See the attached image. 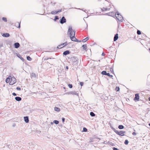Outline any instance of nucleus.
Wrapping results in <instances>:
<instances>
[{
    "mask_svg": "<svg viewBox=\"0 0 150 150\" xmlns=\"http://www.w3.org/2000/svg\"><path fill=\"white\" fill-rule=\"evenodd\" d=\"M98 1H102V2H104L105 4H106V8H100L99 11H100V10H101L102 11H104L107 10H108L110 9V7L111 5V3L110 2V0H108V1H107V0H98Z\"/></svg>",
    "mask_w": 150,
    "mask_h": 150,
    "instance_id": "1",
    "label": "nucleus"
},
{
    "mask_svg": "<svg viewBox=\"0 0 150 150\" xmlns=\"http://www.w3.org/2000/svg\"><path fill=\"white\" fill-rule=\"evenodd\" d=\"M6 82L7 83L9 82L10 85H13L16 82V81L14 77L9 76L8 78L6 79Z\"/></svg>",
    "mask_w": 150,
    "mask_h": 150,
    "instance_id": "2",
    "label": "nucleus"
},
{
    "mask_svg": "<svg viewBox=\"0 0 150 150\" xmlns=\"http://www.w3.org/2000/svg\"><path fill=\"white\" fill-rule=\"evenodd\" d=\"M75 31L72 30L71 27H69L68 31V34H69L70 37H71L72 36H75Z\"/></svg>",
    "mask_w": 150,
    "mask_h": 150,
    "instance_id": "3",
    "label": "nucleus"
},
{
    "mask_svg": "<svg viewBox=\"0 0 150 150\" xmlns=\"http://www.w3.org/2000/svg\"><path fill=\"white\" fill-rule=\"evenodd\" d=\"M115 16L119 21L122 22L123 20V17L118 12H116L115 14Z\"/></svg>",
    "mask_w": 150,
    "mask_h": 150,
    "instance_id": "4",
    "label": "nucleus"
},
{
    "mask_svg": "<svg viewBox=\"0 0 150 150\" xmlns=\"http://www.w3.org/2000/svg\"><path fill=\"white\" fill-rule=\"evenodd\" d=\"M115 132L118 135L121 136H123L125 135V131H117L115 130Z\"/></svg>",
    "mask_w": 150,
    "mask_h": 150,
    "instance_id": "5",
    "label": "nucleus"
},
{
    "mask_svg": "<svg viewBox=\"0 0 150 150\" xmlns=\"http://www.w3.org/2000/svg\"><path fill=\"white\" fill-rule=\"evenodd\" d=\"M68 45L67 43V42L64 43L62 44H60L57 47V48L58 49H61L63 47H64Z\"/></svg>",
    "mask_w": 150,
    "mask_h": 150,
    "instance_id": "6",
    "label": "nucleus"
},
{
    "mask_svg": "<svg viewBox=\"0 0 150 150\" xmlns=\"http://www.w3.org/2000/svg\"><path fill=\"white\" fill-rule=\"evenodd\" d=\"M135 97L134 98V100L135 101H138L139 100V94L137 93L135 95Z\"/></svg>",
    "mask_w": 150,
    "mask_h": 150,
    "instance_id": "7",
    "label": "nucleus"
},
{
    "mask_svg": "<svg viewBox=\"0 0 150 150\" xmlns=\"http://www.w3.org/2000/svg\"><path fill=\"white\" fill-rule=\"evenodd\" d=\"M66 21V20L64 17H63L60 20V23L62 24L64 23H65Z\"/></svg>",
    "mask_w": 150,
    "mask_h": 150,
    "instance_id": "8",
    "label": "nucleus"
},
{
    "mask_svg": "<svg viewBox=\"0 0 150 150\" xmlns=\"http://www.w3.org/2000/svg\"><path fill=\"white\" fill-rule=\"evenodd\" d=\"M71 40L73 41H76L77 39L74 36H71V37H70Z\"/></svg>",
    "mask_w": 150,
    "mask_h": 150,
    "instance_id": "9",
    "label": "nucleus"
},
{
    "mask_svg": "<svg viewBox=\"0 0 150 150\" xmlns=\"http://www.w3.org/2000/svg\"><path fill=\"white\" fill-rule=\"evenodd\" d=\"M118 38V34H116L115 35V36L114 38V41H115L116 40H117Z\"/></svg>",
    "mask_w": 150,
    "mask_h": 150,
    "instance_id": "10",
    "label": "nucleus"
},
{
    "mask_svg": "<svg viewBox=\"0 0 150 150\" xmlns=\"http://www.w3.org/2000/svg\"><path fill=\"white\" fill-rule=\"evenodd\" d=\"M61 11V10L60 11H52L51 12V13L52 14L55 15V14H57V13H58L59 12H60Z\"/></svg>",
    "mask_w": 150,
    "mask_h": 150,
    "instance_id": "11",
    "label": "nucleus"
},
{
    "mask_svg": "<svg viewBox=\"0 0 150 150\" xmlns=\"http://www.w3.org/2000/svg\"><path fill=\"white\" fill-rule=\"evenodd\" d=\"M15 47L16 48H18L20 46V44L16 42L14 44Z\"/></svg>",
    "mask_w": 150,
    "mask_h": 150,
    "instance_id": "12",
    "label": "nucleus"
},
{
    "mask_svg": "<svg viewBox=\"0 0 150 150\" xmlns=\"http://www.w3.org/2000/svg\"><path fill=\"white\" fill-rule=\"evenodd\" d=\"M24 119L25 122L26 123H28L29 122L28 117H24Z\"/></svg>",
    "mask_w": 150,
    "mask_h": 150,
    "instance_id": "13",
    "label": "nucleus"
},
{
    "mask_svg": "<svg viewBox=\"0 0 150 150\" xmlns=\"http://www.w3.org/2000/svg\"><path fill=\"white\" fill-rule=\"evenodd\" d=\"M69 54H70V52L68 50H67V51H64L63 52V54L65 55H67Z\"/></svg>",
    "mask_w": 150,
    "mask_h": 150,
    "instance_id": "14",
    "label": "nucleus"
},
{
    "mask_svg": "<svg viewBox=\"0 0 150 150\" xmlns=\"http://www.w3.org/2000/svg\"><path fill=\"white\" fill-rule=\"evenodd\" d=\"M3 36L4 37H8L10 35L9 33H4Z\"/></svg>",
    "mask_w": 150,
    "mask_h": 150,
    "instance_id": "15",
    "label": "nucleus"
},
{
    "mask_svg": "<svg viewBox=\"0 0 150 150\" xmlns=\"http://www.w3.org/2000/svg\"><path fill=\"white\" fill-rule=\"evenodd\" d=\"M77 94L76 92V91H71L69 92V94H71L72 95H76Z\"/></svg>",
    "mask_w": 150,
    "mask_h": 150,
    "instance_id": "16",
    "label": "nucleus"
},
{
    "mask_svg": "<svg viewBox=\"0 0 150 150\" xmlns=\"http://www.w3.org/2000/svg\"><path fill=\"white\" fill-rule=\"evenodd\" d=\"M15 99L16 100L18 101H20L21 100V98L19 97H15Z\"/></svg>",
    "mask_w": 150,
    "mask_h": 150,
    "instance_id": "17",
    "label": "nucleus"
},
{
    "mask_svg": "<svg viewBox=\"0 0 150 150\" xmlns=\"http://www.w3.org/2000/svg\"><path fill=\"white\" fill-rule=\"evenodd\" d=\"M82 47L83 48V49L86 51L87 50V46L86 45H83L82 46Z\"/></svg>",
    "mask_w": 150,
    "mask_h": 150,
    "instance_id": "18",
    "label": "nucleus"
},
{
    "mask_svg": "<svg viewBox=\"0 0 150 150\" xmlns=\"http://www.w3.org/2000/svg\"><path fill=\"white\" fill-rule=\"evenodd\" d=\"M54 110L57 112H59L60 110V109L57 107H55L54 108Z\"/></svg>",
    "mask_w": 150,
    "mask_h": 150,
    "instance_id": "19",
    "label": "nucleus"
},
{
    "mask_svg": "<svg viewBox=\"0 0 150 150\" xmlns=\"http://www.w3.org/2000/svg\"><path fill=\"white\" fill-rule=\"evenodd\" d=\"M88 40V37H86V38L85 39L83 40L82 41L83 42H86V41H87V40Z\"/></svg>",
    "mask_w": 150,
    "mask_h": 150,
    "instance_id": "20",
    "label": "nucleus"
},
{
    "mask_svg": "<svg viewBox=\"0 0 150 150\" xmlns=\"http://www.w3.org/2000/svg\"><path fill=\"white\" fill-rule=\"evenodd\" d=\"M124 126L121 125H120L118 126V128L120 129H122L124 128Z\"/></svg>",
    "mask_w": 150,
    "mask_h": 150,
    "instance_id": "21",
    "label": "nucleus"
},
{
    "mask_svg": "<svg viewBox=\"0 0 150 150\" xmlns=\"http://www.w3.org/2000/svg\"><path fill=\"white\" fill-rule=\"evenodd\" d=\"M2 20L4 21V22H6L7 21V18L5 17H3L2 18Z\"/></svg>",
    "mask_w": 150,
    "mask_h": 150,
    "instance_id": "22",
    "label": "nucleus"
},
{
    "mask_svg": "<svg viewBox=\"0 0 150 150\" xmlns=\"http://www.w3.org/2000/svg\"><path fill=\"white\" fill-rule=\"evenodd\" d=\"M107 72L105 71H103L102 72L101 74H103V75H106L107 74Z\"/></svg>",
    "mask_w": 150,
    "mask_h": 150,
    "instance_id": "23",
    "label": "nucleus"
},
{
    "mask_svg": "<svg viewBox=\"0 0 150 150\" xmlns=\"http://www.w3.org/2000/svg\"><path fill=\"white\" fill-rule=\"evenodd\" d=\"M90 115L91 116H95V114L93 112H91L90 113Z\"/></svg>",
    "mask_w": 150,
    "mask_h": 150,
    "instance_id": "24",
    "label": "nucleus"
},
{
    "mask_svg": "<svg viewBox=\"0 0 150 150\" xmlns=\"http://www.w3.org/2000/svg\"><path fill=\"white\" fill-rule=\"evenodd\" d=\"M27 60L29 61H31L32 59L29 56H27Z\"/></svg>",
    "mask_w": 150,
    "mask_h": 150,
    "instance_id": "25",
    "label": "nucleus"
},
{
    "mask_svg": "<svg viewBox=\"0 0 150 150\" xmlns=\"http://www.w3.org/2000/svg\"><path fill=\"white\" fill-rule=\"evenodd\" d=\"M106 75H107L110 77H113L112 75H110V74L109 73H107Z\"/></svg>",
    "mask_w": 150,
    "mask_h": 150,
    "instance_id": "26",
    "label": "nucleus"
},
{
    "mask_svg": "<svg viewBox=\"0 0 150 150\" xmlns=\"http://www.w3.org/2000/svg\"><path fill=\"white\" fill-rule=\"evenodd\" d=\"M31 76L32 77H35L36 76V74L34 73H32L31 75Z\"/></svg>",
    "mask_w": 150,
    "mask_h": 150,
    "instance_id": "27",
    "label": "nucleus"
},
{
    "mask_svg": "<svg viewBox=\"0 0 150 150\" xmlns=\"http://www.w3.org/2000/svg\"><path fill=\"white\" fill-rule=\"evenodd\" d=\"M53 122L54 123H55L56 124H58L59 123V122L58 121L56 120H54L53 121Z\"/></svg>",
    "mask_w": 150,
    "mask_h": 150,
    "instance_id": "28",
    "label": "nucleus"
},
{
    "mask_svg": "<svg viewBox=\"0 0 150 150\" xmlns=\"http://www.w3.org/2000/svg\"><path fill=\"white\" fill-rule=\"evenodd\" d=\"M115 90L117 91H119V90H120V88L119 87H117V86L116 88H115Z\"/></svg>",
    "mask_w": 150,
    "mask_h": 150,
    "instance_id": "29",
    "label": "nucleus"
},
{
    "mask_svg": "<svg viewBox=\"0 0 150 150\" xmlns=\"http://www.w3.org/2000/svg\"><path fill=\"white\" fill-rule=\"evenodd\" d=\"M128 143V141L127 140H126L125 142V144L126 145H127Z\"/></svg>",
    "mask_w": 150,
    "mask_h": 150,
    "instance_id": "30",
    "label": "nucleus"
},
{
    "mask_svg": "<svg viewBox=\"0 0 150 150\" xmlns=\"http://www.w3.org/2000/svg\"><path fill=\"white\" fill-rule=\"evenodd\" d=\"M68 86L70 88H71L72 87V85L71 84H68Z\"/></svg>",
    "mask_w": 150,
    "mask_h": 150,
    "instance_id": "31",
    "label": "nucleus"
},
{
    "mask_svg": "<svg viewBox=\"0 0 150 150\" xmlns=\"http://www.w3.org/2000/svg\"><path fill=\"white\" fill-rule=\"evenodd\" d=\"M57 19H59V18L58 17V16H56L55 17V18L54 19V21H56Z\"/></svg>",
    "mask_w": 150,
    "mask_h": 150,
    "instance_id": "32",
    "label": "nucleus"
},
{
    "mask_svg": "<svg viewBox=\"0 0 150 150\" xmlns=\"http://www.w3.org/2000/svg\"><path fill=\"white\" fill-rule=\"evenodd\" d=\"M137 34L138 35H140L141 34V31L139 30H138L137 32Z\"/></svg>",
    "mask_w": 150,
    "mask_h": 150,
    "instance_id": "33",
    "label": "nucleus"
},
{
    "mask_svg": "<svg viewBox=\"0 0 150 150\" xmlns=\"http://www.w3.org/2000/svg\"><path fill=\"white\" fill-rule=\"evenodd\" d=\"M83 131L84 132H86L87 131V129L85 127H84L83 128Z\"/></svg>",
    "mask_w": 150,
    "mask_h": 150,
    "instance_id": "34",
    "label": "nucleus"
},
{
    "mask_svg": "<svg viewBox=\"0 0 150 150\" xmlns=\"http://www.w3.org/2000/svg\"><path fill=\"white\" fill-rule=\"evenodd\" d=\"M16 89L18 90H21V88L20 87H17L16 88Z\"/></svg>",
    "mask_w": 150,
    "mask_h": 150,
    "instance_id": "35",
    "label": "nucleus"
},
{
    "mask_svg": "<svg viewBox=\"0 0 150 150\" xmlns=\"http://www.w3.org/2000/svg\"><path fill=\"white\" fill-rule=\"evenodd\" d=\"M113 150H118V149L117 148L115 147H113Z\"/></svg>",
    "mask_w": 150,
    "mask_h": 150,
    "instance_id": "36",
    "label": "nucleus"
},
{
    "mask_svg": "<svg viewBox=\"0 0 150 150\" xmlns=\"http://www.w3.org/2000/svg\"><path fill=\"white\" fill-rule=\"evenodd\" d=\"M18 27L19 28H20V23L19 22L18 23Z\"/></svg>",
    "mask_w": 150,
    "mask_h": 150,
    "instance_id": "37",
    "label": "nucleus"
},
{
    "mask_svg": "<svg viewBox=\"0 0 150 150\" xmlns=\"http://www.w3.org/2000/svg\"><path fill=\"white\" fill-rule=\"evenodd\" d=\"M64 120H65L64 118L63 117L62 118V121L63 122H64Z\"/></svg>",
    "mask_w": 150,
    "mask_h": 150,
    "instance_id": "38",
    "label": "nucleus"
},
{
    "mask_svg": "<svg viewBox=\"0 0 150 150\" xmlns=\"http://www.w3.org/2000/svg\"><path fill=\"white\" fill-rule=\"evenodd\" d=\"M12 95H13L14 96H16V93H12Z\"/></svg>",
    "mask_w": 150,
    "mask_h": 150,
    "instance_id": "39",
    "label": "nucleus"
},
{
    "mask_svg": "<svg viewBox=\"0 0 150 150\" xmlns=\"http://www.w3.org/2000/svg\"><path fill=\"white\" fill-rule=\"evenodd\" d=\"M80 85L81 86H82L83 85V83L82 82H80Z\"/></svg>",
    "mask_w": 150,
    "mask_h": 150,
    "instance_id": "40",
    "label": "nucleus"
},
{
    "mask_svg": "<svg viewBox=\"0 0 150 150\" xmlns=\"http://www.w3.org/2000/svg\"><path fill=\"white\" fill-rule=\"evenodd\" d=\"M132 134L133 135H136V132H134Z\"/></svg>",
    "mask_w": 150,
    "mask_h": 150,
    "instance_id": "41",
    "label": "nucleus"
},
{
    "mask_svg": "<svg viewBox=\"0 0 150 150\" xmlns=\"http://www.w3.org/2000/svg\"><path fill=\"white\" fill-rule=\"evenodd\" d=\"M76 41L78 42H81V41L80 40H76Z\"/></svg>",
    "mask_w": 150,
    "mask_h": 150,
    "instance_id": "42",
    "label": "nucleus"
},
{
    "mask_svg": "<svg viewBox=\"0 0 150 150\" xmlns=\"http://www.w3.org/2000/svg\"><path fill=\"white\" fill-rule=\"evenodd\" d=\"M149 101H150V96L149 98Z\"/></svg>",
    "mask_w": 150,
    "mask_h": 150,
    "instance_id": "43",
    "label": "nucleus"
},
{
    "mask_svg": "<svg viewBox=\"0 0 150 150\" xmlns=\"http://www.w3.org/2000/svg\"><path fill=\"white\" fill-rule=\"evenodd\" d=\"M102 55H103V56H104V54L103 53V54H102Z\"/></svg>",
    "mask_w": 150,
    "mask_h": 150,
    "instance_id": "44",
    "label": "nucleus"
},
{
    "mask_svg": "<svg viewBox=\"0 0 150 150\" xmlns=\"http://www.w3.org/2000/svg\"><path fill=\"white\" fill-rule=\"evenodd\" d=\"M149 126H150V123L149 124Z\"/></svg>",
    "mask_w": 150,
    "mask_h": 150,
    "instance_id": "45",
    "label": "nucleus"
},
{
    "mask_svg": "<svg viewBox=\"0 0 150 150\" xmlns=\"http://www.w3.org/2000/svg\"><path fill=\"white\" fill-rule=\"evenodd\" d=\"M67 69L68 68L67 67Z\"/></svg>",
    "mask_w": 150,
    "mask_h": 150,
    "instance_id": "46",
    "label": "nucleus"
}]
</instances>
